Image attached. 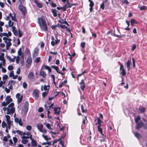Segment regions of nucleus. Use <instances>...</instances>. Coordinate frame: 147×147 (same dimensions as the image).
<instances>
[{"mask_svg": "<svg viewBox=\"0 0 147 147\" xmlns=\"http://www.w3.org/2000/svg\"><path fill=\"white\" fill-rule=\"evenodd\" d=\"M4 37L3 38V39L4 41V42L6 44V48L7 49H8L9 47L11 45V40L8 38L7 34L6 33H3Z\"/></svg>", "mask_w": 147, "mask_h": 147, "instance_id": "f257e3e1", "label": "nucleus"}, {"mask_svg": "<svg viewBox=\"0 0 147 147\" xmlns=\"http://www.w3.org/2000/svg\"><path fill=\"white\" fill-rule=\"evenodd\" d=\"M26 63V67L28 68H29L30 67L32 63V58L30 56H29L28 57Z\"/></svg>", "mask_w": 147, "mask_h": 147, "instance_id": "f03ea898", "label": "nucleus"}, {"mask_svg": "<svg viewBox=\"0 0 147 147\" xmlns=\"http://www.w3.org/2000/svg\"><path fill=\"white\" fill-rule=\"evenodd\" d=\"M39 92L38 90L34 89L33 93V96L36 99H38L39 97Z\"/></svg>", "mask_w": 147, "mask_h": 147, "instance_id": "7ed1b4c3", "label": "nucleus"}, {"mask_svg": "<svg viewBox=\"0 0 147 147\" xmlns=\"http://www.w3.org/2000/svg\"><path fill=\"white\" fill-rule=\"evenodd\" d=\"M65 4V6L66 8L71 7L73 5H75V4H71L69 2V0H66L65 1H63Z\"/></svg>", "mask_w": 147, "mask_h": 147, "instance_id": "20e7f679", "label": "nucleus"}, {"mask_svg": "<svg viewBox=\"0 0 147 147\" xmlns=\"http://www.w3.org/2000/svg\"><path fill=\"white\" fill-rule=\"evenodd\" d=\"M19 9L22 12L23 15H25L26 13V8L23 6L20 5L19 6Z\"/></svg>", "mask_w": 147, "mask_h": 147, "instance_id": "39448f33", "label": "nucleus"}, {"mask_svg": "<svg viewBox=\"0 0 147 147\" xmlns=\"http://www.w3.org/2000/svg\"><path fill=\"white\" fill-rule=\"evenodd\" d=\"M16 83V82L14 80H11L9 81L8 86H9V88L11 90L13 89V86L15 85Z\"/></svg>", "mask_w": 147, "mask_h": 147, "instance_id": "423d86ee", "label": "nucleus"}, {"mask_svg": "<svg viewBox=\"0 0 147 147\" xmlns=\"http://www.w3.org/2000/svg\"><path fill=\"white\" fill-rule=\"evenodd\" d=\"M7 114L10 115L11 113H13L15 111V109L14 107H12L11 109H9L8 107L7 108Z\"/></svg>", "mask_w": 147, "mask_h": 147, "instance_id": "0eeeda50", "label": "nucleus"}, {"mask_svg": "<svg viewBox=\"0 0 147 147\" xmlns=\"http://www.w3.org/2000/svg\"><path fill=\"white\" fill-rule=\"evenodd\" d=\"M80 88L81 90L83 91L86 87L85 84L84 82V79H82L81 80V82L80 83Z\"/></svg>", "mask_w": 147, "mask_h": 147, "instance_id": "6e6552de", "label": "nucleus"}, {"mask_svg": "<svg viewBox=\"0 0 147 147\" xmlns=\"http://www.w3.org/2000/svg\"><path fill=\"white\" fill-rule=\"evenodd\" d=\"M38 22L39 26L46 23L44 19L42 18H38Z\"/></svg>", "mask_w": 147, "mask_h": 147, "instance_id": "1a4fd4ad", "label": "nucleus"}, {"mask_svg": "<svg viewBox=\"0 0 147 147\" xmlns=\"http://www.w3.org/2000/svg\"><path fill=\"white\" fill-rule=\"evenodd\" d=\"M137 125L136 127V129H138L140 128L143 127L144 126V123L142 121H140L136 123Z\"/></svg>", "mask_w": 147, "mask_h": 147, "instance_id": "9d476101", "label": "nucleus"}, {"mask_svg": "<svg viewBox=\"0 0 147 147\" xmlns=\"http://www.w3.org/2000/svg\"><path fill=\"white\" fill-rule=\"evenodd\" d=\"M54 111V114H56L59 115L60 112L61 108L59 107H53Z\"/></svg>", "mask_w": 147, "mask_h": 147, "instance_id": "9b49d317", "label": "nucleus"}, {"mask_svg": "<svg viewBox=\"0 0 147 147\" xmlns=\"http://www.w3.org/2000/svg\"><path fill=\"white\" fill-rule=\"evenodd\" d=\"M14 121L16 123H18L21 126L23 125V123L21 118L19 119L17 117H15L14 119Z\"/></svg>", "mask_w": 147, "mask_h": 147, "instance_id": "f8f14e48", "label": "nucleus"}, {"mask_svg": "<svg viewBox=\"0 0 147 147\" xmlns=\"http://www.w3.org/2000/svg\"><path fill=\"white\" fill-rule=\"evenodd\" d=\"M40 26L42 30L45 31H47L48 28L46 23L40 25Z\"/></svg>", "mask_w": 147, "mask_h": 147, "instance_id": "ddd939ff", "label": "nucleus"}, {"mask_svg": "<svg viewBox=\"0 0 147 147\" xmlns=\"http://www.w3.org/2000/svg\"><path fill=\"white\" fill-rule=\"evenodd\" d=\"M55 41H52L51 42V44L53 46H54L57 44L59 43L60 42V40L58 39L56 36L55 37Z\"/></svg>", "mask_w": 147, "mask_h": 147, "instance_id": "4468645a", "label": "nucleus"}, {"mask_svg": "<svg viewBox=\"0 0 147 147\" xmlns=\"http://www.w3.org/2000/svg\"><path fill=\"white\" fill-rule=\"evenodd\" d=\"M9 16L11 17L12 21H17V20L16 17V14L15 13H9Z\"/></svg>", "mask_w": 147, "mask_h": 147, "instance_id": "2eb2a0df", "label": "nucleus"}, {"mask_svg": "<svg viewBox=\"0 0 147 147\" xmlns=\"http://www.w3.org/2000/svg\"><path fill=\"white\" fill-rule=\"evenodd\" d=\"M89 2L90 3L89 6H90V11L91 12L93 10V7L94 5V3L91 0H88Z\"/></svg>", "mask_w": 147, "mask_h": 147, "instance_id": "dca6fc26", "label": "nucleus"}, {"mask_svg": "<svg viewBox=\"0 0 147 147\" xmlns=\"http://www.w3.org/2000/svg\"><path fill=\"white\" fill-rule=\"evenodd\" d=\"M34 75L33 72H30L28 75V79L30 80L33 79L34 78Z\"/></svg>", "mask_w": 147, "mask_h": 147, "instance_id": "f3484780", "label": "nucleus"}, {"mask_svg": "<svg viewBox=\"0 0 147 147\" xmlns=\"http://www.w3.org/2000/svg\"><path fill=\"white\" fill-rule=\"evenodd\" d=\"M5 100L8 104L12 101V99L10 96H7L5 99Z\"/></svg>", "mask_w": 147, "mask_h": 147, "instance_id": "a211bd4d", "label": "nucleus"}, {"mask_svg": "<svg viewBox=\"0 0 147 147\" xmlns=\"http://www.w3.org/2000/svg\"><path fill=\"white\" fill-rule=\"evenodd\" d=\"M134 134L138 139H139L142 138V136L137 132L135 131L134 132Z\"/></svg>", "mask_w": 147, "mask_h": 147, "instance_id": "6ab92c4d", "label": "nucleus"}, {"mask_svg": "<svg viewBox=\"0 0 147 147\" xmlns=\"http://www.w3.org/2000/svg\"><path fill=\"white\" fill-rule=\"evenodd\" d=\"M22 138L24 139H29L30 138V139L31 140V141L32 140H34L33 139V138L32 137V135L31 134L29 136H23L22 137Z\"/></svg>", "mask_w": 147, "mask_h": 147, "instance_id": "aec40b11", "label": "nucleus"}, {"mask_svg": "<svg viewBox=\"0 0 147 147\" xmlns=\"http://www.w3.org/2000/svg\"><path fill=\"white\" fill-rule=\"evenodd\" d=\"M37 145V142L34 140H33L31 141V146L33 147H36Z\"/></svg>", "mask_w": 147, "mask_h": 147, "instance_id": "412c9836", "label": "nucleus"}, {"mask_svg": "<svg viewBox=\"0 0 147 147\" xmlns=\"http://www.w3.org/2000/svg\"><path fill=\"white\" fill-rule=\"evenodd\" d=\"M97 122L95 124L96 125H98V126H101V122H103L100 119V118H97Z\"/></svg>", "mask_w": 147, "mask_h": 147, "instance_id": "4be33fe9", "label": "nucleus"}, {"mask_svg": "<svg viewBox=\"0 0 147 147\" xmlns=\"http://www.w3.org/2000/svg\"><path fill=\"white\" fill-rule=\"evenodd\" d=\"M39 49L37 48L36 47V48L33 51V55H36L38 54V52H39Z\"/></svg>", "mask_w": 147, "mask_h": 147, "instance_id": "5701e85b", "label": "nucleus"}, {"mask_svg": "<svg viewBox=\"0 0 147 147\" xmlns=\"http://www.w3.org/2000/svg\"><path fill=\"white\" fill-rule=\"evenodd\" d=\"M39 75L42 76L43 78H45L46 76V73L44 71H40Z\"/></svg>", "mask_w": 147, "mask_h": 147, "instance_id": "b1692460", "label": "nucleus"}, {"mask_svg": "<svg viewBox=\"0 0 147 147\" xmlns=\"http://www.w3.org/2000/svg\"><path fill=\"white\" fill-rule=\"evenodd\" d=\"M138 110L141 113H144L146 111V109L145 107H142L138 109Z\"/></svg>", "mask_w": 147, "mask_h": 147, "instance_id": "393cba45", "label": "nucleus"}, {"mask_svg": "<svg viewBox=\"0 0 147 147\" xmlns=\"http://www.w3.org/2000/svg\"><path fill=\"white\" fill-rule=\"evenodd\" d=\"M67 82V80H65L63 81L59 85V87L61 88Z\"/></svg>", "mask_w": 147, "mask_h": 147, "instance_id": "a878e982", "label": "nucleus"}, {"mask_svg": "<svg viewBox=\"0 0 147 147\" xmlns=\"http://www.w3.org/2000/svg\"><path fill=\"white\" fill-rule=\"evenodd\" d=\"M34 3L36 4L37 6L39 8H41L42 7V4L39 3L36 0L34 1Z\"/></svg>", "mask_w": 147, "mask_h": 147, "instance_id": "bb28decb", "label": "nucleus"}, {"mask_svg": "<svg viewBox=\"0 0 147 147\" xmlns=\"http://www.w3.org/2000/svg\"><path fill=\"white\" fill-rule=\"evenodd\" d=\"M37 127L38 128V130L40 131L41 130L43 127V125L41 124H38L37 125Z\"/></svg>", "mask_w": 147, "mask_h": 147, "instance_id": "cd10ccee", "label": "nucleus"}, {"mask_svg": "<svg viewBox=\"0 0 147 147\" xmlns=\"http://www.w3.org/2000/svg\"><path fill=\"white\" fill-rule=\"evenodd\" d=\"M0 60L2 61L3 64H5V60L4 58V56H0Z\"/></svg>", "mask_w": 147, "mask_h": 147, "instance_id": "c85d7f7f", "label": "nucleus"}, {"mask_svg": "<svg viewBox=\"0 0 147 147\" xmlns=\"http://www.w3.org/2000/svg\"><path fill=\"white\" fill-rule=\"evenodd\" d=\"M22 47H23V46H22L19 49L18 52V55H22V54H24V53H22Z\"/></svg>", "mask_w": 147, "mask_h": 147, "instance_id": "c756f323", "label": "nucleus"}, {"mask_svg": "<svg viewBox=\"0 0 147 147\" xmlns=\"http://www.w3.org/2000/svg\"><path fill=\"white\" fill-rule=\"evenodd\" d=\"M42 136L43 138L46 141H48L51 139V138H48L47 136H45L44 134L42 135Z\"/></svg>", "mask_w": 147, "mask_h": 147, "instance_id": "7c9ffc66", "label": "nucleus"}, {"mask_svg": "<svg viewBox=\"0 0 147 147\" xmlns=\"http://www.w3.org/2000/svg\"><path fill=\"white\" fill-rule=\"evenodd\" d=\"M52 11L54 16L55 17H56L57 16V11L56 10L54 9H52Z\"/></svg>", "mask_w": 147, "mask_h": 147, "instance_id": "2f4dec72", "label": "nucleus"}, {"mask_svg": "<svg viewBox=\"0 0 147 147\" xmlns=\"http://www.w3.org/2000/svg\"><path fill=\"white\" fill-rule=\"evenodd\" d=\"M140 119V117L139 116H137V117L135 119V121L136 123H137L139 121Z\"/></svg>", "mask_w": 147, "mask_h": 147, "instance_id": "473e14b6", "label": "nucleus"}, {"mask_svg": "<svg viewBox=\"0 0 147 147\" xmlns=\"http://www.w3.org/2000/svg\"><path fill=\"white\" fill-rule=\"evenodd\" d=\"M44 67L45 69H47L49 72L51 71V69L47 65H45L44 66Z\"/></svg>", "mask_w": 147, "mask_h": 147, "instance_id": "72a5a7b5", "label": "nucleus"}, {"mask_svg": "<svg viewBox=\"0 0 147 147\" xmlns=\"http://www.w3.org/2000/svg\"><path fill=\"white\" fill-rule=\"evenodd\" d=\"M23 96L21 95L20 97L17 98V102L18 104L20 103L22 101L23 99Z\"/></svg>", "mask_w": 147, "mask_h": 147, "instance_id": "f704fd0d", "label": "nucleus"}, {"mask_svg": "<svg viewBox=\"0 0 147 147\" xmlns=\"http://www.w3.org/2000/svg\"><path fill=\"white\" fill-rule=\"evenodd\" d=\"M24 54L27 55H30V51L28 48H26L25 51V54Z\"/></svg>", "mask_w": 147, "mask_h": 147, "instance_id": "c9c22d12", "label": "nucleus"}, {"mask_svg": "<svg viewBox=\"0 0 147 147\" xmlns=\"http://www.w3.org/2000/svg\"><path fill=\"white\" fill-rule=\"evenodd\" d=\"M127 66L128 71L130 70V62L129 61H128L126 63Z\"/></svg>", "mask_w": 147, "mask_h": 147, "instance_id": "e433bc0d", "label": "nucleus"}, {"mask_svg": "<svg viewBox=\"0 0 147 147\" xmlns=\"http://www.w3.org/2000/svg\"><path fill=\"white\" fill-rule=\"evenodd\" d=\"M51 67L52 68L54 69H55L56 70V71H57V73L58 71H59V68L57 66H54V65H52L51 66Z\"/></svg>", "mask_w": 147, "mask_h": 147, "instance_id": "4c0bfd02", "label": "nucleus"}, {"mask_svg": "<svg viewBox=\"0 0 147 147\" xmlns=\"http://www.w3.org/2000/svg\"><path fill=\"white\" fill-rule=\"evenodd\" d=\"M8 24L9 26V27H11L13 26L14 24V22H12L10 20H9L8 22Z\"/></svg>", "mask_w": 147, "mask_h": 147, "instance_id": "58836bf2", "label": "nucleus"}, {"mask_svg": "<svg viewBox=\"0 0 147 147\" xmlns=\"http://www.w3.org/2000/svg\"><path fill=\"white\" fill-rule=\"evenodd\" d=\"M22 139V143L23 144H26L28 142V140L27 139Z\"/></svg>", "mask_w": 147, "mask_h": 147, "instance_id": "ea45409f", "label": "nucleus"}, {"mask_svg": "<svg viewBox=\"0 0 147 147\" xmlns=\"http://www.w3.org/2000/svg\"><path fill=\"white\" fill-rule=\"evenodd\" d=\"M81 107L82 111L83 113H86V112L87 109H86L84 110V106L83 105H81Z\"/></svg>", "mask_w": 147, "mask_h": 147, "instance_id": "a19ab883", "label": "nucleus"}, {"mask_svg": "<svg viewBox=\"0 0 147 147\" xmlns=\"http://www.w3.org/2000/svg\"><path fill=\"white\" fill-rule=\"evenodd\" d=\"M52 142H43L42 143V145H45L46 144H48V145H51L52 144Z\"/></svg>", "mask_w": 147, "mask_h": 147, "instance_id": "79ce46f5", "label": "nucleus"}, {"mask_svg": "<svg viewBox=\"0 0 147 147\" xmlns=\"http://www.w3.org/2000/svg\"><path fill=\"white\" fill-rule=\"evenodd\" d=\"M2 126L3 128H4L5 127H7V125L5 122L4 121H3L2 122Z\"/></svg>", "mask_w": 147, "mask_h": 147, "instance_id": "37998d69", "label": "nucleus"}, {"mask_svg": "<svg viewBox=\"0 0 147 147\" xmlns=\"http://www.w3.org/2000/svg\"><path fill=\"white\" fill-rule=\"evenodd\" d=\"M121 70V74L122 76H125L126 74V72L125 69H122Z\"/></svg>", "mask_w": 147, "mask_h": 147, "instance_id": "c03bdc74", "label": "nucleus"}, {"mask_svg": "<svg viewBox=\"0 0 147 147\" xmlns=\"http://www.w3.org/2000/svg\"><path fill=\"white\" fill-rule=\"evenodd\" d=\"M60 93H62L64 95H65V94L63 93L62 92H57L56 93V94L54 95V96H53L54 97H56V96H57Z\"/></svg>", "mask_w": 147, "mask_h": 147, "instance_id": "a18cd8bd", "label": "nucleus"}, {"mask_svg": "<svg viewBox=\"0 0 147 147\" xmlns=\"http://www.w3.org/2000/svg\"><path fill=\"white\" fill-rule=\"evenodd\" d=\"M49 91H45L42 92V96L43 97H45L48 94V93Z\"/></svg>", "mask_w": 147, "mask_h": 147, "instance_id": "49530a36", "label": "nucleus"}, {"mask_svg": "<svg viewBox=\"0 0 147 147\" xmlns=\"http://www.w3.org/2000/svg\"><path fill=\"white\" fill-rule=\"evenodd\" d=\"M6 118V121H11L10 120V117L9 115H6L5 116Z\"/></svg>", "mask_w": 147, "mask_h": 147, "instance_id": "de8ad7c7", "label": "nucleus"}, {"mask_svg": "<svg viewBox=\"0 0 147 147\" xmlns=\"http://www.w3.org/2000/svg\"><path fill=\"white\" fill-rule=\"evenodd\" d=\"M101 126H97V129H98V131L100 132V133H102V129L101 127Z\"/></svg>", "mask_w": 147, "mask_h": 147, "instance_id": "09e8293b", "label": "nucleus"}, {"mask_svg": "<svg viewBox=\"0 0 147 147\" xmlns=\"http://www.w3.org/2000/svg\"><path fill=\"white\" fill-rule=\"evenodd\" d=\"M136 21L134 19H132L131 20V25L133 26L136 23Z\"/></svg>", "mask_w": 147, "mask_h": 147, "instance_id": "8fccbe9b", "label": "nucleus"}, {"mask_svg": "<svg viewBox=\"0 0 147 147\" xmlns=\"http://www.w3.org/2000/svg\"><path fill=\"white\" fill-rule=\"evenodd\" d=\"M20 60V56H17L16 60V62L17 64L19 63V61Z\"/></svg>", "mask_w": 147, "mask_h": 147, "instance_id": "3c124183", "label": "nucleus"}, {"mask_svg": "<svg viewBox=\"0 0 147 147\" xmlns=\"http://www.w3.org/2000/svg\"><path fill=\"white\" fill-rule=\"evenodd\" d=\"M146 7L145 6H143L140 7V11L146 10Z\"/></svg>", "mask_w": 147, "mask_h": 147, "instance_id": "603ef678", "label": "nucleus"}, {"mask_svg": "<svg viewBox=\"0 0 147 147\" xmlns=\"http://www.w3.org/2000/svg\"><path fill=\"white\" fill-rule=\"evenodd\" d=\"M29 103L28 101H26L25 102L24 107H27L28 108Z\"/></svg>", "mask_w": 147, "mask_h": 147, "instance_id": "864d4df0", "label": "nucleus"}, {"mask_svg": "<svg viewBox=\"0 0 147 147\" xmlns=\"http://www.w3.org/2000/svg\"><path fill=\"white\" fill-rule=\"evenodd\" d=\"M104 3L105 1H103L100 5V8L103 10L105 8Z\"/></svg>", "mask_w": 147, "mask_h": 147, "instance_id": "5fc2aeb1", "label": "nucleus"}, {"mask_svg": "<svg viewBox=\"0 0 147 147\" xmlns=\"http://www.w3.org/2000/svg\"><path fill=\"white\" fill-rule=\"evenodd\" d=\"M16 132L18 134L20 135L21 136H22V131L19 130H18L16 131Z\"/></svg>", "mask_w": 147, "mask_h": 147, "instance_id": "6e6d98bb", "label": "nucleus"}, {"mask_svg": "<svg viewBox=\"0 0 147 147\" xmlns=\"http://www.w3.org/2000/svg\"><path fill=\"white\" fill-rule=\"evenodd\" d=\"M26 128L28 130L30 131L32 129V126L30 125H28L26 126Z\"/></svg>", "mask_w": 147, "mask_h": 147, "instance_id": "4d7b16f0", "label": "nucleus"}, {"mask_svg": "<svg viewBox=\"0 0 147 147\" xmlns=\"http://www.w3.org/2000/svg\"><path fill=\"white\" fill-rule=\"evenodd\" d=\"M7 123L8 125V128L9 129H10L11 128V121H9V122L7 121Z\"/></svg>", "mask_w": 147, "mask_h": 147, "instance_id": "13d9d810", "label": "nucleus"}, {"mask_svg": "<svg viewBox=\"0 0 147 147\" xmlns=\"http://www.w3.org/2000/svg\"><path fill=\"white\" fill-rule=\"evenodd\" d=\"M8 104H9L6 102H3L2 104V106L5 107Z\"/></svg>", "mask_w": 147, "mask_h": 147, "instance_id": "bf43d9fd", "label": "nucleus"}, {"mask_svg": "<svg viewBox=\"0 0 147 147\" xmlns=\"http://www.w3.org/2000/svg\"><path fill=\"white\" fill-rule=\"evenodd\" d=\"M13 140L14 143V145H15L16 142H17L18 139L16 137H13Z\"/></svg>", "mask_w": 147, "mask_h": 147, "instance_id": "052dcab7", "label": "nucleus"}, {"mask_svg": "<svg viewBox=\"0 0 147 147\" xmlns=\"http://www.w3.org/2000/svg\"><path fill=\"white\" fill-rule=\"evenodd\" d=\"M23 87L24 88H26L27 86V85L26 82H24L23 83Z\"/></svg>", "mask_w": 147, "mask_h": 147, "instance_id": "680f3d73", "label": "nucleus"}, {"mask_svg": "<svg viewBox=\"0 0 147 147\" xmlns=\"http://www.w3.org/2000/svg\"><path fill=\"white\" fill-rule=\"evenodd\" d=\"M14 106V103L13 102H11V103L7 107L9 108L10 107H13Z\"/></svg>", "mask_w": 147, "mask_h": 147, "instance_id": "e2e57ef3", "label": "nucleus"}, {"mask_svg": "<svg viewBox=\"0 0 147 147\" xmlns=\"http://www.w3.org/2000/svg\"><path fill=\"white\" fill-rule=\"evenodd\" d=\"M14 71H12L10 72L9 75V76L10 77H13L14 76Z\"/></svg>", "mask_w": 147, "mask_h": 147, "instance_id": "0e129e2a", "label": "nucleus"}, {"mask_svg": "<svg viewBox=\"0 0 147 147\" xmlns=\"http://www.w3.org/2000/svg\"><path fill=\"white\" fill-rule=\"evenodd\" d=\"M8 69L9 70H12L13 69V67L12 65H9L8 67Z\"/></svg>", "mask_w": 147, "mask_h": 147, "instance_id": "69168bd1", "label": "nucleus"}, {"mask_svg": "<svg viewBox=\"0 0 147 147\" xmlns=\"http://www.w3.org/2000/svg\"><path fill=\"white\" fill-rule=\"evenodd\" d=\"M40 57H38L36 58L35 60V62L37 63H38L40 61Z\"/></svg>", "mask_w": 147, "mask_h": 147, "instance_id": "338daca9", "label": "nucleus"}, {"mask_svg": "<svg viewBox=\"0 0 147 147\" xmlns=\"http://www.w3.org/2000/svg\"><path fill=\"white\" fill-rule=\"evenodd\" d=\"M8 78V76L6 75H5L3 77V80L4 81V80H6Z\"/></svg>", "mask_w": 147, "mask_h": 147, "instance_id": "774afa93", "label": "nucleus"}]
</instances>
